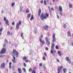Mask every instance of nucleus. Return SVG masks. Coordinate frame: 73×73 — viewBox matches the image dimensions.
Listing matches in <instances>:
<instances>
[{
  "label": "nucleus",
  "instance_id": "obj_41",
  "mask_svg": "<svg viewBox=\"0 0 73 73\" xmlns=\"http://www.w3.org/2000/svg\"><path fill=\"white\" fill-rule=\"evenodd\" d=\"M33 18L32 17H31V18H30V20L31 21H32V20H33Z\"/></svg>",
  "mask_w": 73,
  "mask_h": 73
},
{
  "label": "nucleus",
  "instance_id": "obj_42",
  "mask_svg": "<svg viewBox=\"0 0 73 73\" xmlns=\"http://www.w3.org/2000/svg\"><path fill=\"white\" fill-rule=\"evenodd\" d=\"M43 68L44 69H46V67L45 66H43Z\"/></svg>",
  "mask_w": 73,
  "mask_h": 73
},
{
  "label": "nucleus",
  "instance_id": "obj_4",
  "mask_svg": "<svg viewBox=\"0 0 73 73\" xmlns=\"http://www.w3.org/2000/svg\"><path fill=\"white\" fill-rule=\"evenodd\" d=\"M13 52L14 54V55H16V57H19L18 52L16 51V50H14Z\"/></svg>",
  "mask_w": 73,
  "mask_h": 73
},
{
  "label": "nucleus",
  "instance_id": "obj_39",
  "mask_svg": "<svg viewBox=\"0 0 73 73\" xmlns=\"http://www.w3.org/2000/svg\"><path fill=\"white\" fill-rule=\"evenodd\" d=\"M8 35H9V34H10V32L9 31H8L7 33Z\"/></svg>",
  "mask_w": 73,
  "mask_h": 73
},
{
  "label": "nucleus",
  "instance_id": "obj_60",
  "mask_svg": "<svg viewBox=\"0 0 73 73\" xmlns=\"http://www.w3.org/2000/svg\"><path fill=\"white\" fill-rule=\"evenodd\" d=\"M33 17V15H32V17Z\"/></svg>",
  "mask_w": 73,
  "mask_h": 73
},
{
  "label": "nucleus",
  "instance_id": "obj_54",
  "mask_svg": "<svg viewBox=\"0 0 73 73\" xmlns=\"http://www.w3.org/2000/svg\"><path fill=\"white\" fill-rule=\"evenodd\" d=\"M0 57H4V56H3V55H0Z\"/></svg>",
  "mask_w": 73,
  "mask_h": 73
},
{
  "label": "nucleus",
  "instance_id": "obj_24",
  "mask_svg": "<svg viewBox=\"0 0 73 73\" xmlns=\"http://www.w3.org/2000/svg\"><path fill=\"white\" fill-rule=\"evenodd\" d=\"M66 69H65V68H64L63 70V72H64V73H66Z\"/></svg>",
  "mask_w": 73,
  "mask_h": 73
},
{
  "label": "nucleus",
  "instance_id": "obj_23",
  "mask_svg": "<svg viewBox=\"0 0 73 73\" xmlns=\"http://www.w3.org/2000/svg\"><path fill=\"white\" fill-rule=\"evenodd\" d=\"M31 14L30 13V14H28V15H27L28 18H29L30 17H31Z\"/></svg>",
  "mask_w": 73,
  "mask_h": 73
},
{
  "label": "nucleus",
  "instance_id": "obj_14",
  "mask_svg": "<svg viewBox=\"0 0 73 73\" xmlns=\"http://www.w3.org/2000/svg\"><path fill=\"white\" fill-rule=\"evenodd\" d=\"M13 59L12 61L13 62H14V63H16V60H16V58H15V56L13 55Z\"/></svg>",
  "mask_w": 73,
  "mask_h": 73
},
{
  "label": "nucleus",
  "instance_id": "obj_48",
  "mask_svg": "<svg viewBox=\"0 0 73 73\" xmlns=\"http://www.w3.org/2000/svg\"><path fill=\"white\" fill-rule=\"evenodd\" d=\"M44 54L45 56L46 57H47V55H46V53H44Z\"/></svg>",
  "mask_w": 73,
  "mask_h": 73
},
{
  "label": "nucleus",
  "instance_id": "obj_31",
  "mask_svg": "<svg viewBox=\"0 0 73 73\" xmlns=\"http://www.w3.org/2000/svg\"><path fill=\"white\" fill-rule=\"evenodd\" d=\"M39 65L40 66H42V63H40L39 64Z\"/></svg>",
  "mask_w": 73,
  "mask_h": 73
},
{
  "label": "nucleus",
  "instance_id": "obj_37",
  "mask_svg": "<svg viewBox=\"0 0 73 73\" xmlns=\"http://www.w3.org/2000/svg\"><path fill=\"white\" fill-rule=\"evenodd\" d=\"M43 38V35H40V38Z\"/></svg>",
  "mask_w": 73,
  "mask_h": 73
},
{
  "label": "nucleus",
  "instance_id": "obj_40",
  "mask_svg": "<svg viewBox=\"0 0 73 73\" xmlns=\"http://www.w3.org/2000/svg\"><path fill=\"white\" fill-rule=\"evenodd\" d=\"M2 31H3V27H2L1 29H0V31L2 32Z\"/></svg>",
  "mask_w": 73,
  "mask_h": 73
},
{
  "label": "nucleus",
  "instance_id": "obj_55",
  "mask_svg": "<svg viewBox=\"0 0 73 73\" xmlns=\"http://www.w3.org/2000/svg\"><path fill=\"white\" fill-rule=\"evenodd\" d=\"M9 68H12V66H9Z\"/></svg>",
  "mask_w": 73,
  "mask_h": 73
},
{
  "label": "nucleus",
  "instance_id": "obj_59",
  "mask_svg": "<svg viewBox=\"0 0 73 73\" xmlns=\"http://www.w3.org/2000/svg\"><path fill=\"white\" fill-rule=\"evenodd\" d=\"M57 17L58 19H59V17L58 16V15H57Z\"/></svg>",
  "mask_w": 73,
  "mask_h": 73
},
{
  "label": "nucleus",
  "instance_id": "obj_47",
  "mask_svg": "<svg viewBox=\"0 0 73 73\" xmlns=\"http://www.w3.org/2000/svg\"><path fill=\"white\" fill-rule=\"evenodd\" d=\"M45 49H46V50H48V47H46V48H45Z\"/></svg>",
  "mask_w": 73,
  "mask_h": 73
},
{
  "label": "nucleus",
  "instance_id": "obj_10",
  "mask_svg": "<svg viewBox=\"0 0 73 73\" xmlns=\"http://www.w3.org/2000/svg\"><path fill=\"white\" fill-rule=\"evenodd\" d=\"M39 40L40 41V42H42V44H43V45H44L45 44V41L44 40H43L42 41V39L41 38H39Z\"/></svg>",
  "mask_w": 73,
  "mask_h": 73
},
{
  "label": "nucleus",
  "instance_id": "obj_44",
  "mask_svg": "<svg viewBox=\"0 0 73 73\" xmlns=\"http://www.w3.org/2000/svg\"><path fill=\"white\" fill-rule=\"evenodd\" d=\"M32 71V69L31 68H30L29 70V72H31Z\"/></svg>",
  "mask_w": 73,
  "mask_h": 73
},
{
  "label": "nucleus",
  "instance_id": "obj_26",
  "mask_svg": "<svg viewBox=\"0 0 73 73\" xmlns=\"http://www.w3.org/2000/svg\"><path fill=\"white\" fill-rule=\"evenodd\" d=\"M15 66H13L12 67V69L13 70H15Z\"/></svg>",
  "mask_w": 73,
  "mask_h": 73
},
{
  "label": "nucleus",
  "instance_id": "obj_38",
  "mask_svg": "<svg viewBox=\"0 0 73 73\" xmlns=\"http://www.w3.org/2000/svg\"><path fill=\"white\" fill-rule=\"evenodd\" d=\"M5 42L6 43H8V40H7L5 39Z\"/></svg>",
  "mask_w": 73,
  "mask_h": 73
},
{
  "label": "nucleus",
  "instance_id": "obj_5",
  "mask_svg": "<svg viewBox=\"0 0 73 73\" xmlns=\"http://www.w3.org/2000/svg\"><path fill=\"white\" fill-rule=\"evenodd\" d=\"M62 68H63V66H61L60 67H58V73H60V71H61Z\"/></svg>",
  "mask_w": 73,
  "mask_h": 73
},
{
  "label": "nucleus",
  "instance_id": "obj_53",
  "mask_svg": "<svg viewBox=\"0 0 73 73\" xmlns=\"http://www.w3.org/2000/svg\"><path fill=\"white\" fill-rule=\"evenodd\" d=\"M43 1H41L40 3H41V4H42V3H43Z\"/></svg>",
  "mask_w": 73,
  "mask_h": 73
},
{
  "label": "nucleus",
  "instance_id": "obj_62",
  "mask_svg": "<svg viewBox=\"0 0 73 73\" xmlns=\"http://www.w3.org/2000/svg\"><path fill=\"white\" fill-rule=\"evenodd\" d=\"M35 31H36L37 30V29L36 28H35Z\"/></svg>",
  "mask_w": 73,
  "mask_h": 73
},
{
  "label": "nucleus",
  "instance_id": "obj_9",
  "mask_svg": "<svg viewBox=\"0 0 73 73\" xmlns=\"http://www.w3.org/2000/svg\"><path fill=\"white\" fill-rule=\"evenodd\" d=\"M66 61H67L68 62L69 64H70L71 63V62L70 60V59L68 57H67L66 58Z\"/></svg>",
  "mask_w": 73,
  "mask_h": 73
},
{
  "label": "nucleus",
  "instance_id": "obj_57",
  "mask_svg": "<svg viewBox=\"0 0 73 73\" xmlns=\"http://www.w3.org/2000/svg\"><path fill=\"white\" fill-rule=\"evenodd\" d=\"M5 45H6V44H4V45H3V46L4 47H5Z\"/></svg>",
  "mask_w": 73,
  "mask_h": 73
},
{
  "label": "nucleus",
  "instance_id": "obj_20",
  "mask_svg": "<svg viewBox=\"0 0 73 73\" xmlns=\"http://www.w3.org/2000/svg\"><path fill=\"white\" fill-rule=\"evenodd\" d=\"M21 36L22 37V39H24V36H23V33H21Z\"/></svg>",
  "mask_w": 73,
  "mask_h": 73
},
{
  "label": "nucleus",
  "instance_id": "obj_61",
  "mask_svg": "<svg viewBox=\"0 0 73 73\" xmlns=\"http://www.w3.org/2000/svg\"><path fill=\"white\" fill-rule=\"evenodd\" d=\"M48 9H50V6H49L48 7Z\"/></svg>",
  "mask_w": 73,
  "mask_h": 73
},
{
  "label": "nucleus",
  "instance_id": "obj_30",
  "mask_svg": "<svg viewBox=\"0 0 73 73\" xmlns=\"http://www.w3.org/2000/svg\"><path fill=\"white\" fill-rule=\"evenodd\" d=\"M43 60L44 61H45L46 60V58H45V57H43Z\"/></svg>",
  "mask_w": 73,
  "mask_h": 73
},
{
  "label": "nucleus",
  "instance_id": "obj_33",
  "mask_svg": "<svg viewBox=\"0 0 73 73\" xmlns=\"http://www.w3.org/2000/svg\"><path fill=\"white\" fill-rule=\"evenodd\" d=\"M56 49H58V46H56Z\"/></svg>",
  "mask_w": 73,
  "mask_h": 73
},
{
  "label": "nucleus",
  "instance_id": "obj_35",
  "mask_svg": "<svg viewBox=\"0 0 73 73\" xmlns=\"http://www.w3.org/2000/svg\"><path fill=\"white\" fill-rule=\"evenodd\" d=\"M12 25H15V22H13L12 23Z\"/></svg>",
  "mask_w": 73,
  "mask_h": 73
},
{
  "label": "nucleus",
  "instance_id": "obj_6",
  "mask_svg": "<svg viewBox=\"0 0 73 73\" xmlns=\"http://www.w3.org/2000/svg\"><path fill=\"white\" fill-rule=\"evenodd\" d=\"M6 52V49L5 48H3L1 52V54H3Z\"/></svg>",
  "mask_w": 73,
  "mask_h": 73
},
{
  "label": "nucleus",
  "instance_id": "obj_15",
  "mask_svg": "<svg viewBox=\"0 0 73 73\" xmlns=\"http://www.w3.org/2000/svg\"><path fill=\"white\" fill-rule=\"evenodd\" d=\"M41 13V10L40 9H39L38 11V16L39 17L40 16Z\"/></svg>",
  "mask_w": 73,
  "mask_h": 73
},
{
  "label": "nucleus",
  "instance_id": "obj_51",
  "mask_svg": "<svg viewBox=\"0 0 73 73\" xmlns=\"http://www.w3.org/2000/svg\"><path fill=\"white\" fill-rule=\"evenodd\" d=\"M11 64H12V62H10L9 63V66H11Z\"/></svg>",
  "mask_w": 73,
  "mask_h": 73
},
{
  "label": "nucleus",
  "instance_id": "obj_29",
  "mask_svg": "<svg viewBox=\"0 0 73 73\" xmlns=\"http://www.w3.org/2000/svg\"><path fill=\"white\" fill-rule=\"evenodd\" d=\"M23 70L24 72H25V71H26V69H25V68H23Z\"/></svg>",
  "mask_w": 73,
  "mask_h": 73
},
{
  "label": "nucleus",
  "instance_id": "obj_7",
  "mask_svg": "<svg viewBox=\"0 0 73 73\" xmlns=\"http://www.w3.org/2000/svg\"><path fill=\"white\" fill-rule=\"evenodd\" d=\"M23 60L24 61H25L26 62L28 63V60L27 59V58L26 56H24L23 58Z\"/></svg>",
  "mask_w": 73,
  "mask_h": 73
},
{
  "label": "nucleus",
  "instance_id": "obj_50",
  "mask_svg": "<svg viewBox=\"0 0 73 73\" xmlns=\"http://www.w3.org/2000/svg\"><path fill=\"white\" fill-rule=\"evenodd\" d=\"M10 29H11L12 30L13 29V27H12L11 26Z\"/></svg>",
  "mask_w": 73,
  "mask_h": 73
},
{
  "label": "nucleus",
  "instance_id": "obj_45",
  "mask_svg": "<svg viewBox=\"0 0 73 73\" xmlns=\"http://www.w3.org/2000/svg\"><path fill=\"white\" fill-rule=\"evenodd\" d=\"M57 61L58 62H60V60H59V59H57Z\"/></svg>",
  "mask_w": 73,
  "mask_h": 73
},
{
  "label": "nucleus",
  "instance_id": "obj_32",
  "mask_svg": "<svg viewBox=\"0 0 73 73\" xmlns=\"http://www.w3.org/2000/svg\"><path fill=\"white\" fill-rule=\"evenodd\" d=\"M32 73H36V71L34 70L32 72Z\"/></svg>",
  "mask_w": 73,
  "mask_h": 73
},
{
  "label": "nucleus",
  "instance_id": "obj_1",
  "mask_svg": "<svg viewBox=\"0 0 73 73\" xmlns=\"http://www.w3.org/2000/svg\"><path fill=\"white\" fill-rule=\"evenodd\" d=\"M49 17V15L47 13H46L45 15L44 14V13H42L40 15V19L42 20H43L44 19H46L47 17Z\"/></svg>",
  "mask_w": 73,
  "mask_h": 73
},
{
  "label": "nucleus",
  "instance_id": "obj_16",
  "mask_svg": "<svg viewBox=\"0 0 73 73\" xmlns=\"http://www.w3.org/2000/svg\"><path fill=\"white\" fill-rule=\"evenodd\" d=\"M6 24L7 25H9V21H8V20L7 19L5 21Z\"/></svg>",
  "mask_w": 73,
  "mask_h": 73
},
{
  "label": "nucleus",
  "instance_id": "obj_36",
  "mask_svg": "<svg viewBox=\"0 0 73 73\" xmlns=\"http://www.w3.org/2000/svg\"><path fill=\"white\" fill-rule=\"evenodd\" d=\"M29 10H26V13H29Z\"/></svg>",
  "mask_w": 73,
  "mask_h": 73
},
{
  "label": "nucleus",
  "instance_id": "obj_28",
  "mask_svg": "<svg viewBox=\"0 0 73 73\" xmlns=\"http://www.w3.org/2000/svg\"><path fill=\"white\" fill-rule=\"evenodd\" d=\"M24 64V66H25V67H26L27 66V64H26V63H23Z\"/></svg>",
  "mask_w": 73,
  "mask_h": 73
},
{
  "label": "nucleus",
  "instance_id": "obj_34",
  "mask_svg": "<svg viewBox=\"0 0 73 73\" xmlns=\"http://www.w3.org/2000/svg\"><path fill=\"white\" fill-rule=\"evenodd\" d=\"M69 5L70 8H72V5H71V4H69Z\"/></svg>",
  "mask_w": 73,
  "mask_h": 73
},
{
  "label": "nucleus",
  "instance_id": "obj_22",
  "mask_svg": "<svg viewBox=\"0 0 73 73\" xmlns=\"http://www.w3.org/2000/svg\"><path fill=\"white\" fill-rule=\"evenodd\" d=\"M44 28L45 29H46L47 28H48V26H44Z\"/></svg>",
  "mask_w": 73,
  "mask_h": 73
},
{
  "label": "nucleus",
  "instance_id": "obj_17",
  "mask_svg": "<svg viewBox=\"0 0 73 73\" xmlns=\"http://www.w3.org/2000/svg\"><path fill=\"white\" fill-rule=\"evenodd\" d=\"M59 8L60 11H62V7L59 6Z\"/></svg>",
  "mask_w": 73,
  "mask_h": 73
},
{
  "label": "nucleus",
  "instance_id": "obj_52",
  "mask_svg": "<svg viewBox=\"0 0 73 73\" xmlns=\"http://www.w3.org/2000/svg\"><path fill=\"white\" fill-rule=\"evenodd\" d=\"M36 67H34V70H36Z\"/></svg>",
  "mask_w": 73,
  "mask_h": 73
},
{
  "label": "nucleus",
  "instance_id": "obj_12",
  "mask_svg": "<svg viewBox=\"0 0 73 73\" xmlns=\"http://www.w3.org/2000/svg\"><path fill=\"white\" fill-rule=\"evenodd\" d=\"M53 42H55V41H56V39H55V34L54 33L53 35Z\"/></svg>",
  "mask_w": 73,
  "mask_h": 73
},
{
  "label": "nucleus",
  "instance_id": "obj_64",
  "mask_svg": "<svg viewBox=\"0 0 73 73\" xmlns=\"http://www.w3.org/2000/svg\"><path fill=\"white\" fill-rule=\"evenodd\" d=\"M47 2H49V0H46Z\"/></svg>",
  "mask_w": 73,
  "mask_h": 73
},
{
  "label": "nucleus",
  "instance_id": "obj_63",
  "mask_svg": "<svg viewBox=\"0 0 73 73\" xmlns=\"http://www.w3.org/2000/svg\"><path fill=\"white\" fill-rule=\"evenodd\" d=\"M72 46H73V43H72Z\"/></svg>",
  "mask_w": 73,
  "mask_h": 73
},
{
  "label": "nucleus",
  "instance_id": "obj_13",
  "mask_svg": "<svg viewBox=\"0 0 73 73\" xmlns=\"http://www.w3.org/2000/svg\"><path fill=\"white\" fill-rule=\"evenodd\" d=\"M67 34V36L68 37H69V36H70V37H71V33H70V31H68Z\"/></svg>",
  "mask_w": 73,
  "mask_h": 73
},
{
  "label": "nucleus",
  "instance_id": "obj_43",
  "mask_svg": "<svg viewBox=\"0 0 73 73\" xmlns=\"http://www.w3.org/2000/svg\"><path fill=\"white\" fill-rule=\"evenodd\" d=\"M14 5H15V3H13L12 4V7H13V6H14Z\"/></svg>",
  "mask_w": 73,
  "mask_h": 73
},
{
  "label": "nucleus",
  "instance_id": "obj_58",
  "mask_svg": "<svg viewBox=\"0 0 73 73\" xmlns=\"http://www.w3.org/2000/svg\"><path fill=\"white\" fill-rule=\"evenodd\" d=\"M56 0V1H58V0ZM52 1H53V2H55V0H53Z\"/></svg>",
  "mask_w": 73,
  "mask_h": 73
},
{
  "label": "nucleus",
  "instance_id": "obj_25",
  "mask_svg": "<svg viewBox=\"0 0 73 73\" xmlns=\"http://www.w3.org/2000/svg\"><path fill=\"white\" fill-rule=\"evenodd\" d=\"M44 4L45 5H46V2L45 0L44 1Z\"/></svg>",
  "mask_w": 73,
  "mask_h": 73
},
{
  "label": "nucleus",
  "instance_id": "obj_21",
  "mask_svg": "<svg viewBox=\"0 0 73 73\" xmlns=\"http://www.w3.org/2000/svg\"><path fill=\"white\" fill-rule=\"evenodd\" d=\"M23 7H20V12H22L23 11V10H22V8H23Z\"/></svg>",
  "mask_w": 73,
  "mask_h": 73
},
{
  "label": "nucleus",
  "instance_id": "obj_2",
  "mask_svg": "<svg viewBox=\"0 0 73 73\" xmlns=\"http://www.w3.org/2000/svg\"><path fill=\"white\" fill-rule=\"evenodd\" d=\"M54 43H52L50 51V53L52 54H53V52H54Z\"/></svg>",
  "mask_w": 73,
  "mask_h": 73
},
{
  "label": "nucleus",
  "instance_id": "obj_11",
  "mask_svg": "<svg viewBox=\"0 0 73 73\" xmlns=\"http://www.w3.org/2000/svg\"><path fill=\"white\" fill-rule=\"evenodd\" d=\"M46 41V42L48 43L49 45H50V42L48 40V38L47 37L45 38Z\"/></svg>",
  "mask_w": 73,
  "mask_h": 73
},
{
  "label": "nucleus",
  "instance_id": "obj_19",
  "mask_svg": "<svg viewBox=\"0 0 73 73\" xmlns=\"http://www.w3.org/2000/svg\"><path fill=\"white\" fill-rule=\"evenodd\" d=\"M58 53L59 54V56H61V54L60 53H61V51H58Z\"/></svg>",
  "mask_w": 73,
  "mask_h": 73
},
{
  "label": "nucleus",
  "instance_id": "obj_56",
  "mask_svg": "<svg viewBox=\"0 0 73 73\" xmlns=\"http://www.w3.org/2000/svg\"><path fill=\"white\" fill-rule=\"evenodd\" d=\"M34 33H35V34H36V33H37V32H36V31H34Z\"/></svg>",
  "mask_w": 73,
  "mask_h": 73
},
{
  "label": "nucleus",
  "instance_id": "obj_49",
  "mask_svg": "<svg viewBox=\"0 0 73 73\" xmlns=\"http://www.w3.org/2000/svg\"><path fill=\"white\" fill-rule=\"evenodd\" d=\"M51 9V10H52V11H54V10L53 9V7H52Z\"/></svg>",
  "mask_w": 73,
  "mask_h": 73
},
{
  "label": "nucleus",
  "instance_id": "obj_27",
  "mask_svg": "<svg viewBox=\"0 0 73 73\" xmlns=\"http://www.w3.org/2000/svg\"><path fill=\"white\" fill-rule=\"evenodd\" d=\"M66 24H64V25L63 27L64 28H66Z\"/></svg>",
  "mask_w": 73,
  "mask_h": 73
},
{
  "label": "nucleus",
  "instance_id": "obj_3",
  "mask_svg": "<svg viewBox=\"0 0 73 73\" xmlns=\"http://www.w3.org/2000/svg\"><path fill=\"white\" fill-rule=\"evenodd\" d=\"M21 25V21H20L19 23H17L16 26V28L17 29H19V26Z\"/></svg>",
  "mask_w": 73,
  "mask_h": 73
},
{
  "label": "nucleus",
  "instance_id": "obj_18",
  "mask_svg": "<svg viewBox=\"0 0 73 73\" xmlns=\"http://www.w3.org/2000/svg\"><path fill=\"white\" fill-rule=\"evenodd\" d=\"M18 72H19V73H22V71H21V68H18Z\"/></svg>",
  "mask_w": 73,
  "mask_h": 73
},
{
  "label": "nucleus",
  "instance_id": "obj_8",
  "mask_svg": "<svg viewBox=\"0 0 73 73\" xmlns=\"http://www.w3.org/2000/svg\"><path fill=\"white\" fill-rule=\"evenodd\" d=\"M5 64L4 63H3L1 65V67L2 69H4L5 68Z\"/></svg>",
  "mask_w": 73,
  "mask_h": 73
},
{
  "label": "nucleus",
  "instance_id": "obj_46",
  "mask_svg": "<svg viewBox=\"0 0 73 73\" xmlns=\"http://www.w3.org/2000/svg\"><path fill=\"white\" fill-rule=\"evenodd\" d=\"M4 21H6V18H5V17H4Z\"/></svg>",
  "mask_w": 73,
  "mask_h": 73
}]
</instances>
